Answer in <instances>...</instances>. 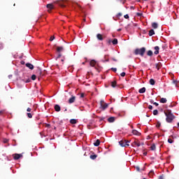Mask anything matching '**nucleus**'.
<instances>
[{
	"label": "nucleus",
	"instance_id": "nucleus-64",
	"mask_svg": "<svg viewBox=\"0 0 179 179\" xmlns=\"http://www.w3.org/2000/svg\"><path fill=\"white\" fill-rule=\"evenodd\" d=\"M122 29H118L117 31H121Z\"/></svg>",
	"mask_w": 179,
	"mask_h": 179
},
{
	"label": "nucleus",
	"instance_id": "nucleus-41",
	"mask_svg": "<svg viewBox=\"0 0 179 179\" xmlns=\"http://www.w3.org/2000/svg\"><path fill=\"white\" fill-rule=\"evenodd\" d=\"M24 82H25V83H30L31 80L30 78H28L27 80H24Z\"/></svg>",
	"mask_w": 179,
	"mask_h": 179
},
{
	"label": "nucleus",
	"instance_id": "nucleus-57",
	"mask_svg": "<svg viewBox=\"0 0 179 179\" xmlns=\"http://www.w3.org/2000/svg\"><path fill=\"white\" fill-rule=\"evenodd\" d=\"M148 155V152H143V156H146Z\"/></svg>",
	"mask_w": 179,
	"mask_h": 179
},
{
	"label": "nucleus",
	"instance_id": "nucleus-58",
	"mask_svg": "<svg viewBox=\"0 0 179 179\" xmlns=\"http://www.w3.org/2000/svg\"><path fill=\"white\" fill-rule=\"evenodd\" d=\"M113 61H115V62H117V59L114 57H112Z\"/></svg>",
	"mask_w": 179,
	"mask_h": 179
},
{
	"label": "nucleus",
	"instance_id": "nucleus-15",
	"mask_svg": "<svg viewBox=\"0 0 179 179\" xmlns=\"http://www.w3.org/2000/svg\"><path fill=\"white\" fill-rule=\"evenodd\" d=\"M110 86L112 87H117V86H118V85H117V81L114 80V81L111 82Z\"/></svg>",
	"mask_w": 179,
	"mask_h": 179
},
{
	"label": "nucleus",
	"instance_id": "nucleus-3",
	"mask_svg": "<svg viewBox=\"0 0 179 179\" xmlns=\"http://www.w3.org/2000/svg\"><path fill=\"white\" fill-rule=\"evenodd\" d=\"M99 108L100 110H102V111L107 110V108H108V103H106L104 100H101Z\"/></svg>",
	"mask_w": 179,
	"mask_h": 179
},
{
	"label": "nucleus",
	"instance_id": "nucleus-28",
	"mask_svg": "<svg viewBox=\"0 0 179 179\" xmlns=\"http://www.w3.org/2000/svg\"><path fill=\"white\" fill-rule=\"evenodd\" d=\"M70 123L74 124H77L78 123V120H75V119H71L70 120Z\"/></svg>",
	"mask_w": 179,
	"mask_h": 179
},
{
	"label": "nucleus",
	"instance_id": "nucleus-38",
	"mask_svg": "<svg viewBox=\"0 0 179 179\" xmlns=\"http://www.w3.org/2000/svg\"><path fill=\"white\" fill-rule=\"evenodd\" d=\"M27 115L28 118H33V115H31V113H27Z\"/></svg>",
	"mask_w": 179,
	"mask_h": 179
},
{
	"label": "nucleus",
	"instance_id": "nucleus-12",
	"mask_svg": "<svg viewBox=\"0 0 179 179\" xmlns=\"http://www.w3.org/2000/svg\"><path fill=\"white\" fill-rule=\"evenodd\" d=\"M55 110L57 113H59V111H61V106L58 104L55 105Z\"/></svg>",
	"mask_w": 179,
	"mask_h": 179
},
{
	"label": "nucleus",
	"instance_id": "nucleus-7",
	"mask_svg": "<svg viewBox=\"0 0 179 179\" xmlns=\"http://www.w3.org/2000/svg\"><path fill=\"white\" fill-rule=\"evenodd\" d=\"M20 157H23L22 154H15L13 157L14 160H19Z\"/></svg>",
	"mask_w": 179,
	"mask_h": 179
},
{
	"label": "nucleus",
	"instance_id": "nucleus-42",
	"mask_svg": "<svg viewBox=\"0 0 179 179\" xmlns=\"http://www.w3.org/2000/svg\"><path fill=\"white\" fill-rule=\"evenodd\" d=\"M126 73L125 72H122L120 73V76H122V78H124V76H125Z\"/></svg>",
	"mask_w": 179,
	"mask_h": 179
},
{
	"label": "nucleus",
	"instance_id": "nucleus-9",
	"mask_svg": "<svg viewBox=\"0 0 179 179\" xmlns=\"http://www.w3.org/2000/svg\"><path fill=\"white\" fill-rule=\"evenodd\" d=\"M96 38H97L99 41H103V40H104V38L103 37V35H101V34H96Z\"/></svg>",
	"mask_w": 179,
	"mask_h": 179
},
{
	"label": "nucleus",
	"instance_id": "nucleus-13",
	"mask_svg": "<svg viewBox=\"0 0 179 179\" xmlns=\"http://www.w3.org/2000/svg\"><path fill=\"white\" fill-rule=\"evenodd\" d=\"M26 66L27 68H29V69H34V66H33V64H30V63H27L26 64Z\"/></svg>",
	"mask_w": 179,
	"mask_h": 179
},
{
	"label": "nucleus",
	"instance_id": "nucleus-36",
	"mask_svg": "<svg viewBox=\"0 0 179 179\" xmlns=\"http://www.w3.org/2000/svg\"><path fill=\"white\" fill-rule=\"evenodd\" d=\"M3 48H4L3 43H0V50H3Z\"/></svg>",
	"mask_w": 179,
	"mask_h": 179
},
{
	"label": "nucleus",
	"instance_id": "nucleus-22",
	"mask_svg": "<svg viewBox=\"0 0 179 179\" xmlns=\"http://www.w3.org/2000/svg\"><path fill=\"white\" fill-rule=\"evenodd\" d=\"M156 83V81L153 78H151L150 80V84L152 85V86H155V84Z\"/></svg>",
	"mask_w": 179,
	"mask_h": 179
},
{
	"label": "nucleus",
	"instance_id": "nucleus-14",
	"mask_svg": "<svg viewBox=\"0 0 179 179\" xmlns=\"http://www.w3.org/2000/svg\"><path fill=\"white\" fill-rule=\"evenodd\" d=\"M155 51L154 52V54L155 55H157V54H159V50H160V48H159V46H155Z\"/></svg>",
	"mask_w": 179,
	"mask_h": 179
},
{
	"label": "nucleus",
	"instance_id": "nucleus-63",
	"mask_svg": "<svg viewBox=\"0 0 179 179\" xmlns=\"http://www.w3.org/2000/svg\"><path fill=\"white\" fill-rule=\"evenodd\" d=\"M159 179H163V175L159 176Z\"/></svg>",
	"mask_w": 179,
	"mask_h": 179
},
{
	"label": "nucleus",
	"instance_id": "nucleus-48",
	"mask_svg": "<svg viewBox=\"0 0 179 179\" xmlns=\"http://www.w3.org/2000/svg\"><path fill=\"white\" fill-rule=\"evenodd\" d=\"M83 97H85V94L81 93V94H80V98H81V99H83Z\"/></svg>",
	"mask_w": 179,
	"mask_h": 179
},
{
	"label": "nucleus",
	"instance_id": "nucleus-33",
	"mask_svg": "<svg viewBox=\"0 0 179 179\" xmlns=\"http://www.w3.org/2000/svg\"><path fill=\"white\" fill-rule=\"evenodd\" d=\"M5 113H6V110L5 109L0 110V115H3V114H5Z\"/></svg>",
	"mask_w": 179,
	"mask_h": 179
},
{
	"label": "nucleus",
	"instance_id": "nucleus-26",
	"mask_svg": "<svg viewBox=\"0 0 179 179\" xmlns=\"http://www.w3.org/2000/svg\"><path fill=\"white\" fill-rule=\"evenodd\" d=\"M154 34H155V30L150 29V30L149 31V36H150V37H152V36H153Z\"/></svg>",
	"mask_w": 179,
	"mask_h": 179
},
{
	"label": "nucleus",
	"instance_id": "nucleus-46",
	"mask_svg": "<svg viewBox=\"0 0 179 179\" xmlns=\"http://www.w3.org/2000/svg\"><path fill=\"white\" fill-rule=\"evenodd\" d=\"M136 170L137 171H141V168H139V166H136Z\"/></svg>",
	"mask_w": 179,
	"mask_h": 179
},
{
	"label": "nucleus",
	"instance_id": "nucleus-5",
	"mask_svg": "<svg viewBox=\"0 0 179 179\" xmlns=\"http://www.w3.org/2000/svg\"><path fill=\"white\" fill-rule=\"evenodd\" d=\"M36 75L38 77V79H40V78H41V76H44V73H43V71L41 70V69H37Z\"/></svg>",
	"mask_w": 179,
	"mask_h": 179
},
{
	"label": "nucleus",
	"instance_id": "nucleus-47",
	"mask_svg": "<svg viewBox=\"0 0 179 179\" xmlns=\"http://www.w3.org/2000/svg\"><path fill=\"white\" fill-rule=\"evenodd\" d=\"M111 70L113 71V72H117V68H112Z\"/></svg>",
	"mask_w": 179,
	"mask_h": 179
},
{
	"label": "nucleus",
	"instance_id": "nucleus-55",
	"mask_svg": "<svg viewBox=\"0 0 179 179\" xmlns=\"http://www.w3.org/2000/svg\"><path fill=\"white\" fill-rule=\"evenodd\" d=\"M110 60L108 59H106V60H103V62H108Z\"/></svg>",
	"mask_w": 179,
	"mask_h": 179
},
{
	"label": "nucleus",
	"instance_id": "nucleus-1",
	"mask_svg": "<svg viewBox=\"0 0 179 179\" xmlns=\"http://www.w3.org/2000/svg\"><path fill=\"white\" fill-rule=\"evenodd\" d=\"M164 114L166 117V122L171 123L173 122V120L176 118V116L173 114V113H171V110L170 109L165 110Z\"/></svg>",
	"mask_w": 179,
	"mask_h": 179
},
{
	"label": "nucleus",
	"instance_id": "nucleus-43",
	"mask_svg": "<svg viewBox=\"0 0 179 179\" xmlns=\"http://www.w3.org/2000/svg\"><path fill=\"white\" fill-rule=\"evenodd\" d=\"M124 19H129V15L128 14H126L124 16Z\"/></svg>",
	"mask_w": 179,
	"mask_h": 179
},
{
	"label": "nucleus",
	"instance_id": "nucleus-23",
	"mask_svg": "<svg viewBox=\"0 0 179 179\" xmlns=\"http://www.w3.org/2000/svg\"><path fill=\"white\" fill-rule=\"evenodd\" d=\"M159 101L160 103H167V99L166 98H162Z\"/></svg>",
	"mask_w": 179,
	"mask_h": 179
},
{
	"label": "nucleus",
	"instance_id": "nucleus-24",
	"mask_svg": "<svg viewBox=\"0 0 179 179\" xmlns=\"http://www.w3.org/2000/svg\"><path fill=\"white\" fill-rule=\"evenodd\" d=\"M90 158L92 159V160H96V159H97V155H90Z\"/></svg>",
	"mask_w": 179,
	"mask_h": 179
},
{
	"label": "nucleus",
	"instance_id": "nucleus-20",
	"mask_svg": "<svg viewBox=\"0 0 179 179\" xmlns=\"http://www.w3.org/2000/svg\"><path fill=\"white\" fill-rule=\"evenodd\" d=\"M112 43L113 44V45H117V44H118V39L117 38H114L112 41Z\"/></svg>",
	"mask_w": 179,
	"mask_h": 179
},
{
	"label": "nucleus",
	"instance_id": "nucleus-60",
	"mask_svg": "<svg viewBox=\"0 0 179 179\" xmlns=\"http://www.w3.org/2000/svg\"><path fill=\"white\" fill-rule=\"evenodd\" d=\"M117 16H122V14H121V13H119L117 14Z\"/></svg>",
	"mask_w": 179,
	"mask_h": 179
},
{
	"label": "nucleus",
	"instance_id": "nucleus-52",
	"mask_svg": "<svg viewBox=\"0 0 179 179\" xmlns=\"http://www.w3.org/2000/svg\"><path fill=\"white\" fill-rule=\"evenodd\" d=\"M27 111L28 113H30V111H31V108H28L27 109Z\"/></svg>",
	"mask_w": 179,
	"mask_h": 179
},
{
	"label": "nucleus",
	"instance_id": "nucleus-17",
	"mask_svg": "<svg viewBox=\"0 0 179 179\" xmlns=\"http://www.w3.org/2000/svg\"><path fill=\"white\" fill-rule=\"evenodd\" d=\"M152 27L153 29H157V27H159V25L157 24V22H152Z\"/></svg>",
	"mask_w": 179,
	"mask_h": 179
},
{
	"label": "nucleus",
	"instance_id": "nucleus-56",
	"mask_svg": "<svg viewBox=\"0 0 179 179\" xmlns=\"http://www.w3.org/2000/svg\"><path fill=\"white\" fill-rule=\"evenodd\" d=\"M61 57H62V55L59 54L57 58H61Z\"/></svg>",
	"mask_w": 179,
	"mask_h": 179
},
{
	"label": "nucleus",
	"instance_id": "nucleus-59",
	"mask_svg": "<svg viewBox=\"0 0 179 179\" xmlns=\"http://www.w3.org/2000/svg\"><path fill=\"white\" fill-rule=\"evenodd\" d=\"M163 50H166V45H162Z\"/></svg>",
	"mask_w": 179,
	"mask_h": 179
},
{
	"label": "nucleus",
	"instance_id": "nucleus-29",
	"mask_svg": "<svg viewBox=\"0 0 179 179\" xmlns=\"http://www.w3.org/2000/svg\"><path fill=\"white\" fill-rule=\"evenodd\" d=\"M147 55H148V57H152V55H153V52L152 50H148Z\"/></svg>",
	"mask_w": 179,
	"mask_h": 179
},
{
	"label": "nucleus",
	"instance_id": "nucleus-32",
	"mask_svg": "<svg viewBox=\"0 0 179 179\" xmlns=\"http://www.w3.org/2000/svg\"><path fill=\"white\" fill-rule=\"evenodd\" d=\"M111 43H113V41H111V39L106 40V44H108V45H110Z\"/></svg>",
	"mask_w": 179,
	"mask_h": 179
},
{
	"label": "nucleus",
	"instance_id": "nucleus-54",
	"mask_svg": "<svg viewBox=\"0 0 179 179\" xmlns=\"http://www.w3.org/2000/svg\"><path fill=\"white\" fill-rule=\"evenodd\" d=\"M138 141H135L133 143H134V145H136L137 143H138Z\"/></svg>",
	"mask_w": 179,
	"mask_h": 179
},
{
	"label": "nucleus",
	"instance_id": "nucleus-30",
	"mask_svg": "<svg viewBox=\"0 0 179 179\" xmlns=\"http://www.w3.org/2000/svg\"><path fill=\"white\" fill-rule=\"evenodd\" d=\"M151 150H156V144H152L150 147Z\"/></svg>",
	"mask_w": 179,
	"mask_h": 179
},
{
	"label": "nucleus",
	"instance_id": "nucleus-45",
	"mask_svg": "<svg viewBox=\"0 0 179 179\" xmlns=\"http://www.w3.org/2000/svg\"><path fill=\"white\" fill-rule=\"evenodd\" d=\"M148 108H149V110H153V106L151 105H149Z\"/></svg>",
	"mask_w": 179,
	"mask_h": 179
},
{
	"label": "nucleus",
	"instance_id": "nucleus-34",
	"mask_svg": "<svg viewBox=\"0 0 179 179\" xmlns=\"http://www.w3.org/2000/svg\"><path fill=\"white\" fill-rule=\"evenodd\" d=\"M36 78H37V76L34 74V75L31 76V79L32 80H36Z\"/></svg>",
	"mask_w": 179,
	"mask_h": 179
},
{
	"label": "nucleus",
	"instance_id": "nucleus-4",
	"mask_svg": "<svg viewBox=\"0 0 179 179\" xmlns=\"http://www.w3.org/2000/svg\"><path fill=\"white\" fill-rule=\"evenodd\" d=\"M129 141L128 140H121L119 141V145L122 146V148H127V146H129Z\"/></svg>",
	"mask_w": 179,
	"mask_h": 179
},
{
	"label": "nucleus",
	"instance_id": "nucleus-27",
	"mask_svg": "<svg viewBox=\"0 0 179 179\" xmlns=\"http://www.w3.org/2000/svg\"><path fill=\"white\" fill-rule=\"evenodd\" d=\"M108 122H114L115 121V119L113 117H110L108 119Z\"/></svg>",
	"mask_w": 179,
	"mask_h": 179
},
{
	"label": "nucleus",
	"instance_id": "nucleus-44",
	"mask_svg": "<svg viewBox=\"0 0 179 179\" xmlns=\"http://www.w3.org/2000/svg\"><path fill=\"white\" fill-rule=\"evenodd\" d=\"M45 127H46V128H51V124H45Z\"/></svg>",
	"mask_w": 179,
	"mask_h": 179
},
{
	"label": "nucleus",
	"instance_id": "nucleus-31",
	"mask_svg": "<svg viewBox=\"0 0 179 179\" xmlns=\"http://www.w3.org/2000/svg\"><path fill=\"white\" fill-rule=\"evenodd\" d=\"M149 176L150 177H153V176H155V171H150L149 173Z\"/></svg>",
	"mask_w": 179,
	"mask_h": 179
},
{
	"label": "nucleus",
	"instance_id": "nucleus-49",
	"mask_svg": "<svg viewBox=\"0 0 179 179\" xmlns=\"http://www.w3.org/2000/svg\"><path fill=\"white\" fill-rule=\"evenodd\" d=\"M136 146H138V148H139V146H141V143H139V141H138L137 144H136Z\"/></svg>",
	"mask_w": 179,
	"mask_h": 179
},
{
	"label": "nucleus",
	"instance_id": "nucleus-16",
	"mask_svg": "<svg viewBox=\"0 0 179 179\" xmlns=\"http://www.w3.org/2000/svg\"><path fill=\"white\" fill-rule=\"evenodd\" d=\"M155 68L159 71L162 68V63L159 62L155 64Z\"/></svg>",
	"mask_w": 179,
	"mask_h": 179
},
{
	"label": "nucleus",
	"instance_id": "nucleus-2",
	"mask_svg": "<svg viewBox=\"0 0 179 179\" xmlns=\"http://www.w3.org/2000/svg\"><path fill=\"white\" fill-rule=\"evenodd\" d=\"M145 52H146L145 48H137L134 51L135 55H141V57H143L145 55Z\"/></svg>",
	"mask_w": 179,
	"mask_h": 179
},
{
	"label": "nucleus",
	"instance_id": "nucleus-11",
	"mask_svg": "<svg viewBox=\"0 0 179 179\" xmlns=\"http://www.w3.org/2000/svg\"><path fill=\"white\" fill-rule=\"evenodd\" d=\"M46 7L48 8V12H51V10H52V9H54V6L51 3L47 4Z\"/></svg>",
	"mask_w": 179,
	"mask_h": 179
},
{
	"label": "nucleus",
	"instance_id": "nucleus-8",
	"mask_svg": "<svg viewBox=\"0 0 179 179\" xmlns=\"http://www.w3.org/2000/svg\"><path fill=\"white\" fill-rule=\"evenodd\" d=\"M75 100H76V97L75 96H72L69 99V103L72 104V103H75Z\"/></svg>",
	"mask_w": 179,
	"mask_h": 179
},
{
	"label": "nucleus",
	"instance_id": "nucleus-39",
	"mask_svg": "<svg viewBox=\"0 0 179 179\" xmlns=\"http://www.w3.org/2000/svg\"><path fill=\"white\" fill-rule=\"evenodd\" d=\"M161 125H162V124L160 123V122H157L156 127H157V128H160Z\"/></svg>",
	"mask_w": 179,
	"mask_h": 179
},
{
	"label": "nucleus",
	"instance_id": "nucleus-6",
	"mask_svg": "<svg viewBox=\"0 0 179 179\" xmlns=\"http://www.w3.org/2000/svg\"><path fill=\"white\" fill-rule=\"evenodd\" d=\"M63 2H66V0H60V1H58L57 2V3H58V5L59 6H61V8H65V5H64V3H62Z\"/></svg>",
	"mask_w": 179,
	"mask_h": 179
},
{
	"label": "nucleus",
	"instance_id": "nucleus-50",
	"mask_svg": "<svg viewBox=\"0 0 179 179\" xmlns=\"http://www.w3.org/2000/svg\"><path fill=\"white\" fill-rule=\"evenodd\" d=\"M153 104H154V106H156V107H157L159 106V103H157V102H154Z\"/></svg>",
	"mask_w": 179,
	"mask_h": 179
},
{
	"label": "nucleus",
	"instance_id": "nucleus-10",
	"mask_svg": "<svg viewBox=\"0 0 179 179\" xmlns=\"http://www.w3.org/2000/svg\"><path fill=\"white\" fill-rule=\"evenodd\" d=\"M90 66H96V65H97V62H96L94 59H92L90 61Z\"/></svg>",
	"mask_w": 179,
	"mask_h": 179
},
{
	"label": "nucleus",
	"instance_id": "nucleus-18",
	"mask_svg": "<svg viewBox=\"0 0 179 179\" xmlns=\"http://www.w3.org/2000/svg\"><path fill=\"white\" fill-rule=\"evenodd\" d=\"M132 134L133 135H136L137 136H139V135H141V133H139V131H138L137 130H133Z\"/></svg>",
	"mask_w": 179,
	"mask_h": 179
},
{
	"label": "nucleus",
	"instance_id": "nucleus-40",
	"mask_svg": "<svg viewBox=\"0 0 179 179\" xmlns=\"http://www.w3.org/2000/svg\"><path fill=\"white\" fill-rule=\"evenodd\" d=\"M54 40H55V36H51L50 38V41H53Z\"/></svg>",
	"mask_w": 179,
	"mask_h": 179
},
{
	"label": "nucleus",
	"instance_id": "nucleus-35",
	"mask_svg": "<svg viewBox=\"0 0 179 179\" xmlns=\"http://www.w3.org/2000/svg\"><path fill=\"white\" fill-rule=\"evenodd\" d=\"M157 114H159V110H153V115H157Z\"/></svg>",
	"mask_w": 179,
	"mask_h": 179
},
{
	"label": "nucleus",
	"instance_id": "nucleus-37",
	"mask_svg": "<svg viewBox=\"0 0 179 179\" xmlns=\"http://www.w3.org/2000/svg\"><path fill=\"white\" fill-rule=\"evenodd\" d=\"M168 143H174V141H173V139H171V138H169V139H168Z\"/></svg>",
	"mask_w": 179,
	"mask_h": 179
},
{
	"label": "nucleus",
	"instance_id": "nucleus-19",
	"mask_svg": "<svg viewBox=\"0 0 179 179\" xmlns=\"http://www.w3.org/2000/svg\"><path fill=\"white\" fill-rule=\"evenodd\" d=\"M57 52H61V51H64V47H62V46L57 47Z\"/></svg>",
	"mask_w": 179,
	"mask_h": 179
},
{
	"label": "nucleus",
	"instance_id": "nucleus-53",
	"mask_svg": "<svg viewBox=\"0 0 179 179\" xmlns=\"http://www.w3.org/2000/svg\"><path fill=\"white\" fill-rule=\"evenodd\" d=\"M8 139H4V141H3V143H8Z\"/></svg>",
	"mask_w": 179,
	"mask_h": 179
},
{
	"label": "nucleus",
	"instance_id": "nucleus-25",
	"mask_svg": "<svg viewBox=\"0 0 179 179\" xmlns=\"http://www.w3.org/2000/svg\"><path fill=\"white\" fill-rule=\"evenodd\" d=\"M100 145V141L97 139L95 143H94V146H99Z\"/></svg>",
	"mask_w": 179,
	"mask_h": 179
},
{
	"label": "nucleus",
	"instance_id": "nucleus-62",
	"mask_svg": "<svg viewBox=\"0 0 179 179\" xmlns=\"http://www.w3.org/2000/svg\"><path fill=\"white\" fill-rule=\"evenodd\" d=\"M150 103H151V104H153V103H155V102L153 101L152 99H151V100H150Z\"/></svg>",
	"mask_w": 179,
	"mask_h": 179
},
{
	"label": "nucleus",
	"instance_id": "nucleus-61",
	"mask_svg": "<svg viewBox=\"0 0 179 179\" xmlns=\"http://www.w3.org/2000/svg\"><path fill=\"white\" fill-rule=\"evenodd\" d=\"M22 65H24V61L21 62Z\"/></svg>",
	"mask_w": 179,
	"mask_h": 179
},
{
	"label": "nucleus",
	"instance_id": "nucleus-51",
	"mask_svg": "<svg viewBox=\"0 0 179 179\" xmlns=\"http://www.w3.org/2000/svg\"><path fill=\"white\" fill-rule=\"evenodd\" d=\"M136 15H137V16H139V17L142 16V13H137Z\"/></svg>",
	"mask_w": 179,
	"mask_h": 179
},
{
	"label": "nucleus",
	"instance_id": "nucleus-21",
	"mask_svg": "<svg viewBox=\"0 0 179 179\" xmlns=\"http://www.w3.org/2000/svg\"><path fill=\"white\" fill-rule=\"evenodd\" d=\"M146 92V88L145 87H142L138 90V93H145Z\"/></svg>",
	"mask_w": 179,
	"mask_h": 179
}]
</instances>
